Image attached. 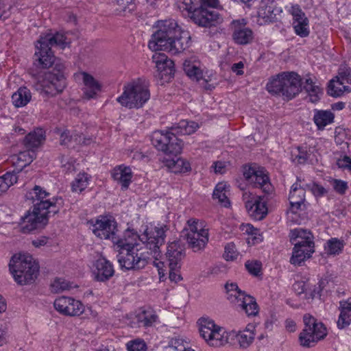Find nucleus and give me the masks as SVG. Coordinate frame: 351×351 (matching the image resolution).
Instances as JSON below:
<instances>
[{
    "label": "nucleus",
    "instance_id": "1",
    "mask_svg": "<svg viewBox=\"0 0 351 351\" xmlns=\"http://www.w3.org/2000/svg\"><path fill=\"white\" fill-rule=\"evenodd\" d=\"M93 223V232L101 239H111L117 246V261L121 268L138 270L147 265L146 257L138 253L136 243H133L124 234L123 238L117 235V222L114 219L100 216Z\"/></svg>",
    "mask_w": 351,
    "mask_h": 351
},
{
    "label": "nucleus",
    "instance_id": "2",
    "mask_svg": "<svg viewBox=\"0 0 351 351\" xmlns=\"http://www.w3.org/2000/svg\"><path fill=\"white\" fill-rule=\"evenodd\" d=\"M25 198L32 202L33 209L21 218V232L23 234L43 228L48 223L51 214L58 213L63 205L62 197H50V193L38 185L26 193Z\"/></svg>",
    "mask_w": 351,
    "mask_h": 351
},
{
    "label": "nucleus",
    "instance_id": "3",
    "mask_svg": "<svg viewBox=\"0 0 351 351\" xmlns=\"http://www.w3.org/2000/svg\"><path fill=\"white\" fill-rule=\"evenodd\" d=\"M200 336L211 346L219 347L230 342V339L236 337L242 348H247L254 339V326L248 324L242 331L227 332L226 329L208 317H201L197 322Z\"/></svg>",
    "mask_w": 351,
    "mask_h": 351
},
{
    "label": "nucleus",
    "instance_id": "4",
    "mask_svg": "<svg viewBox=\"0 0 351 351\" xmlns=\"http://www.w3.org/2000/svg\"><path fill=\"white\" fill-rule=\"evenodd\" d=\"M68 43L66 37L62 32H53L49 30L46 34H42L36 45L34 64L42 69L50 67L54 64L56 59L51 47H58L64 49Z\"/></svg>",
    "mask_w": 351,
    "mask_h": 351
},
{
    "label": "nucleus",
    "instance_id": "5",
    "mask_svg": "<svg viewBox=\"0 0 351 351\" xmlns=\"http://www.w3.org/2000/svg\"><path fill=\"white\" fill-rule=\"evenodd\" d=\"M266 89L269 93L289 101L301 92L302 78L293 71L282 72L269 80Z\"/></svg>",
    "mask_w": 351,
    "mask_h": 351
},
{
    "label": "nucleus",
    "instance_id": "6",
    "mask_svg": "<svg viewBox=\"0 0 351 351\" xmlns=\"http://www.w3.org/2000/svg\"><path fill=\"white\" fill-rule=\"evenodd\" d=\"M164 227H158L150 225L146 226L143 232L138 234L134 230L128 229L125 231V237L129 239V241L133 243H136L138 249V254H143L146 257L147 264L148 263V256L144 253L141 252V249L138 247L139 244L137 241H141L145 244L147 249L151 251V253L155 256L160 255V247L164 244L165 235V230Z\"/></svg>",
    "mask_w": 351,
    "mask_h": 351
},
{
    "label": "nucleus",
    "instance_id": "7",
    "mask_svg": "<svg viewBox=\"0 0 351 351\" xmlns=\"http://www.w3.org/2000/svg\"><path fill=\"white\" fill-rule=\"evenodd\" d=\"M9 269L15 281L21 285L34 282L39 273L38 263L32 256L14 254L10 261Z\"/></svg>",
    "mask_w": 351,
    "mask_h": 351
},
{
    "label": "nucleus",
    "instance_id": "8",
    "mask_svg": "<svg viewBox=\"0 0 351 351\" xmlns=\"http://www.w3.org/2000/svg\"><path fill=\"white\" fill-rule=\"evenodd\" d=\"M158 29L154 32L148 43L153 51H170L175 48L176 21L174 20L158 21L154 25Z\"/></svg>",
    "mask_w": 351,
    "mask_h": 351
},
{
    "label": "nucleus",
    "instance_id": "9",
    "mask_svg": "<svg viewBox=\"0 0 351 351\" xmlns=\"http://www.w3.org/2000/svg\"><path fill=\"white\" fill-rule=\"evenodd\" d=\"M148 86L138 79L124 86V90L117 101L123 106L128 108H141L149 99Z\"/></svg>",
    "mask_w": 351,
    "mask_h": 351
},
{
    "label": "nucleus",
    "instance_id": "10",
    "mask_svg": "<svg viewBox=\"0 0 351 351\" xmlns=\"http://www.w3.org/2000/svg\"><path fill=\"white\" fill-rule=\"evenodd\" d=\"M181 237L187 241L189 247L195 252L204 249L208 242V230L205 228L204 222L190 219L181 232Z\"/></svg>",
    "mask_w": 351,
    "mask_h": 351
},
{
    "label": "nucleus",
    "instance_id": "11",
    "mask_svg": "<svg viewBox=\"0 0 351 351\" xmlns=\"http://www.w3.org/2000/svg\"><path fill=\"white\" fill-rule=\"evenodd\" d=\"M174 134L170 132L155 131L151 136L152 145L164 153L162 162L169 171H173L176 167V143L173 138Z\"/></svg>",
    "mask_w": 351,
    "mask_h": 351
},
{
    "label": "nucleus",
    "instance_id": "12",
    "mask_svg": "<svg viewBox=\"0 0 351 351\" xmlns=\"http://www.w3.org/2000/svg\"><path fill=\"white\" fill-rule=\"evenodd\" d=\"M64 66L62 63H56L51 71L45 73L40 82L41 94L48 97L61 93L66 86V78L63 74Z\"/></svg>",
    "mask_w": 351,
    "mask_h": 351
},
{
    "label": "nucleus",
    "instance_id": "13",
    "mask_svg": "<svg viewBox=\"0 0 351 351\" xmlns=\"http://www.w3.org/2000/svg\"><path fill=\"white\" fill-rule=\"evenodd\" d=\"M304 323V328L299 337L302 346L306 348L314 346L317 341L326 336L327 332L324 325L317 322L313 316L305 315Z\"/></svg>",
    "mask_w": 351,
    "mask_h": 351
},
{
    "label": "nucleus",
    "instance_id": "14",
    "mask_svg": "<svg viewBox=\"0 0 351 351\" xmlns=\"http://www.w3.org/2000/svg\"><path fill=\"white\" fill-rule=\"evenodd\" d=\"M152 61L156 64L157 73L154 77L157 84L160 86L169 83L174 77V62L168 58L165 53H155L152 56Z\"/></svg>",
    "mask_w": 351,
    "mask_h": 351
},
{
    "label": "nucleus",
    "instance_id": "15",
    "mask_svg": "<svg viewBox=\"0 0 351 351\" xmlns=\"http://www.w3.org/2000/svg\"><path fill=\"white\" fill-rule=\"evenodd\" d=\"M351 91V70L349 68L341 67L336 79L330 80L328 93L332 97H340L344 93Z\"/></svg>",
    "mask_w": 351,
    "mask_h": 351
},
{
    "label": "nucleus",
    "instance_id": "16",
    "mask_svg": "<svg viewBox=\"0 0 351 351\" xmlns=\"http://www.w3.org/2000/svg\"><path fill=\"white\" fill-rule=\"evenodd\" d=\"M243 176L254 188L261 189L267 193L270 191L271 189V184L267 174L263 168L255 167H245Z\"/></svg>",
    "mask_w": 351,
    "mask_h": 351
},
{
    "label": "nucleus",
    "instance_id": "17",
    "mask_svg": "<svg viewBox=\"0 0 351 351\" xmlns=\"http://www.w3.org/2000/svg\"><path fill=\"white\" fill-rule=\"evenodd\" d=\"M191 19L195 24L204 27L216 26L223 21V19L217 12L205 8L194 9Z\"/></svg>",
    "mask_w": 351,
    "mask_h": 351
},
{
    "label": "nucleus",
    "instance_id": "18",
    "mask_svg": "<svg viewBox=\"0 0 351 351\" xmlns=\"http://www.w3.org/2000/svg\"><path fill=\"white\" fill-rule=\"evenodd\" d=\"M247 24V21L245 19L233 20L231 22L232 38L236 44L245 45L253 40L254 32Z\"/></svg>",
    "mask_w": 351,
    "mask_h": 351
},
{
    "label": "nucleus",
    "instance_id": "19",
    "mask_svg": "<svg viewBox=\"0 0 351 351\" xmlns=\"http://www.w3.org/2000/svg\"><path fill=\"white\" fill-rule=\"evenodd\" d=\"M282 11L280 8L276 7L274 0H261L257 12L258 24L265 25L274 23Z\"/></svg>",
    "mask_w": 351,
    "mask_h": 351
},
{
    "label": "nucleus",
    "instance_id": "20",
    "mask_svg": "<svg viewBox=\"0 0 351 351\" xmlns=\"http://www.w3.org/2000/svg\"><path fill=\"white\" fill-rule=\"evenodd\" d=\"M54 308L61 314L68 316H79L84 311V306L73 298L62 296L54 301Z\"/></svg>",
    "mask_w": 351,
    "mask_h": 351
},
{
    "label": "nucleus",
    "instance_id": "21",
    "mask_svg": "<svg viewBox=\"0 0 351 351\" xmlns=\"http://www.w3.org/2000/svg\"><path fill=\"white\" fill-rule=\"evenodd\" d=\"M293 16L292 26L296 35L301 38L308 36L310 34L309 21L298 5H293L289 10Z\"/></svg>",
    "mask_w": 351,
    "mask_h": 351
},
{
    "label": "nucleus",
    "instance_id": "22",
    "mask_svg": "<svg viewBox=\"0 0 351 351\" xmlns=\"http://www.w3.org/2000/svg\"><path fill=\"white\" fill-rule=\"evenodd\" d=\"M306 190L304 180L298 178L297 181L291 187L289 196L290 209L292 213H296L301 209L302 205L304 206Z\"/></svg>",
    "mask_w": 351,
    "mask_h": 351
},
{
    "label": "nucleus",
    "instance_id": "23",
    "mask_svg": "<svg viewBox=\"0 0 351 351\" xmlns=\"http://www.w3.org/2000/svg\"><path fill=\"white\" fill-rule=\"evenodd\" d=\"M267 202V197L261 195L252 204L247 203L246 209L249 215L256 220L264 219L268 213Z\"/></svg>",
    "mask_w": 351,
    "mask_h": 351
},
{
    "label": "nucleus",
    "instance_id": "24",
    "mask_svg": "<svg viewBox=\"0 0 351 351\" xmlns=\"http://www.w3.org/2000/svg\"><path fill=\"white\" fill-rule=\"evenodd\" d=\"M95 266L94 274L97 281L104 282L114 275V271L112 263L104 257L97 259Z\"/></svg>",
    "mask_w": 351,
    "mask_h": 351
},
{
    "label": "nucleus",
    "instance_id": "25",
    "mask_svg": "<svg viewBox=\"0 0 351 351\" xmlns=\"http://www.w3.org/2000/svg\"><path fill=\"white\" fill-rule=\"evenodd\" d=\"M314 252L315 245H300L298 243H295L290 263L295 265H300L302 263L309 258Z\"/></svg>",
    "mask_w": 351,
    "mask_h": 351
},
{
    "label": "nucleus",
    "instance_id": "26",
    "mask_svg": "<svg viewBox=\"0 0 351 351\" xmlns=\"http://www.w3.org/2000/svg\"><path fill=\"white\" fill-rule=\"evenodd\" d=\"M339 315L337 322L339 329H344L351 324V298L339 302Z\"/></svg>",
    "mask_w": 351,
    "mask_h": 351
},
{
    "label": "nucleus",
    "instance_id": "27",
    "mask_svg": "<svg viewBox=\"0 0 351 351\" xmlns=\"http://www.w3.org/2000/svg\"><path fill=\"white\" fill-rule=\"evenodd\" d=\"M82 81L84 85V95L88 99L94 98L101 90L100 84L93 77V75L86 72H82Z\"/></svg>",
    "mask_w": 351,
    "mask_h": 351
},
{
    "label": "nucleus",
    "instance_id": "28",
    "mask_svg": "<svg viewBox=\"0 0 351 351\" xmlns=\"http://www.w3.org/2000/svg\"><path fill=\"white\" fill-rule=\"evenodd\" d=\"M290 241L295 245L298 243L300 245H315L312 233L302 228L291 230L289 233Z\"/></svg>",
    "mask_w": 351,
    "mask_h": 351
},
{
    "label": "nucleus",
    "instance_id": "29",
    "mask_svg": "<svg viewBox=\"0 0 351 351\" xmlns=\"http://www.w3.org/2000/svg\"><path fill=\"white\" fill-rule=\"evenodd\" d=\"M45 140V132L37 128L30 132L23 139V145L28 149H33L41 145Z\"/></svg>",
    "mask_w": 351,
    "mask_h": 351
},
{
    "label": "nucleus",
    "instance_id": "30",
    "mask_svg": "<svg viewBox=\"0 0 351 351\" xmlns=\"http://www.w3.org/2000/svg\"><path fill=\"white\" fill-rule=\"evenodd\" d=\"M113 179L121 184L123 190H126L132 180V173L129 167L119 166L113 169L112 173Z\"/></svg>",
    "mask_w": 351,
    "mask_h": 351
},
{
    "label": "nucleus",
    "instance_id": "31",
    "mask_svg": "<svg viewBox=\"0 0 351 351\" xmlns=\"http://www.w3.org/2000/svg\"><path fill=\"white\" fill-rule=\"evenodd\" d=\"M227 299L235 306H239L247 294L239 289L235 283H227L226 285Z\"/></svg>",
    "mask_w": 351,
    "mask_h": 351
},
{
    "label": "nucleus",
    "instance_id": "32",
    "mask_svg": "<svg viewBox=\"0 0 351 351\" xmlns=\"http://www.w3.org/2000/svg\"><path fill=\"white\" fill-rule=\"evenodd\" d=\"M32 94L26 87H21L12 96L13 105L16 108L26 106L31 100Z\"/></svg>",
    "mask_w": 351,
    "mask_h": 351
},
{
    "label": "nucleus",
    "instance_id": "33",
    "mask_svg": "<svg viewBox=\"0 0 351 351\" xmlns=\"http://www.w3.org/2000/svg\"><path fill=\"white\" fill-rule=\"evenodd\" d=\"M345 246V242L338 238H331L324 244V252L328 256H336L341 254Z\"/></svg>",
    "mask_w": 351,
    "mask_h": 351
},
{
    "label": "nucleus",
    "instance_id": "34",
    "mask_svg": "<svg viewBox=\"0 0 351 351\" xmlns=\"http://www.w3.org/2000/svg\"><path fill=\"white\" fill-rule=\"evenodd\" d=\"M334 114L328 110H315L313 121L319 130L333 122Z\"/></svg>",
    "mask_w": 351,
    "mask_h": 351
},
{
    "label": "nucleus",
    "instance_id": "35",
    "mask_svg": "<svg viewBox=\"0 0 351 351\" xmlns=\"http://www.w3.org/2000/svg\"><path fill=\"white\" fill-rule=\"evenodd\" d=\"M308 285L304 281L295 282L293 288L297 295H301L305 293V296L307 298H315L316 297H320L321 287L320 285L318 287L315 286V288L309 293L306 292Z\"/></svg>",
    "mask_w": 351,
    "mask_h": 351
},
{
    "label": "nucleus",
    "instance_id": "36",
    "mask_svg": "<svg viewBox=\"0 0 351 351\" xmlns=\"http://www.w3.org/2000/svg\"><path fill=\"white\" fill-rule=\"evenodd\" d=\"M165 256L169 267V279L174 281L176 280V242L171 243L167 247Z\"/></svg>",
    "mask_w": 351,
    "mask_h": 351
},
{
    "label": "nucleus",
    "instance_id": "37",
    "mask_svg": "<svg viewBox=\"0 0 351 351\" xmlns=\"http://www.w3.org/2000/svg\"><path fill=\"white\" fill-rule=\"evenodd\" d=\"M237 308L245 311L248 316H254L258 312V304L254 298L247 295Z\"/></svg>",
    "mask_w": 351,
    "mask_h": 351
},
{
    "label": "nucleus",
    "instance_id": "38",
    "mask_svg": "<svg viewBox=\"0 0 351 351\" xmlns=\"http://www.w3.org/2000/svg\"><path fill=\"white\" fill-rule=\"evenodd\" d=\"M228 186L226 183L220 182L217 184L213 191V198L218 199L219 202L222 204L225 207H228L230 205V201L228 198L227 190Z\"/></svg>",
    "mask_w": 351,
    "mask_h": 351
},
{
    "label": "nucleus",
    "instance_id": "39",
    "mask_svg": "<svg viewBox=\"0 0 351 351\" xmlns=\"http://www.w3.org/2000/svg\"><path fill=\"white\" fill-rule=\"evenodd\" d=\"M183 69L186 74L192 80L199 81L202 77V72L195 62L191 60H185L183 63Z\"/></svg>",
    "mask_w": 351,
    "mask_h": 351
},
{
    "label": "nucleus",
    "instance_id": "40",
    "mask_svg": "<svg viewBox=\"0 0 351 351\" xmlns=\"http://www.w3.org/2000/svg\"><path fill=\"white\" fill-rule=\"evenodd\" d=\"M157 315L152 309L143 311L138 315V322L143 326L149 327L156 322Z\"/></svg>",
    "mask_w": 351,
    "mask_h": 351
},
{
    "label": "nucleus",
    "instance_id": "41",
    "mask_svg": "<svg viewBox=\"0 0 351 351\" xmlns=\"http://www.w3.org/2000/svg\"><path fill=\"white\" fill-rule=\"evenodd\" d=\"M197 128L198 125L195 122L181 120L177 123V134L189 135L194 133Z\"/></svg>",
    "mask_w": 351,
    "mask_h": 351
},
{
    "label": "nucleus",
    "instance_id": "42",
    "mask_svg": "<svg viewBox=\"0 0 351 351\" xmlns=\"http://www.w3.org/2000/svg\"><path fill=\"white\" fill-rule=\"evenodd\" d=\"M89 180L90 176L87 173H79L72 182V191L78 193L82 192L87 187Z\"/></svg>",
    "mask_w": 351,
    "mask_h": 351
},
{
    "label": "nucleus",
    "instance_id": "43",
    "mask_svg": "<svg viewBox=\"0 0 351 351\" xmlns=\"http://www.w3.org/2000/svg\"><path fill=\"white\" fill-rule=\"evenodd\" d=\"M15 158L19 165L21 167H24L29 165L36 158V153L33 149H27L25 151L20 152Z\"/></svg>",
    "mask_w": 351,
    "mask_h": 351
},
{
    "label": "nucleus",
    "instance_id": "44",
    "mask_svg": "<svg viewBox=\"0 0 351 351\" xmlns=\"http://www.w3.org/2000/svg\"><path fill=\"white\" fill-rule=\"evenodd\" d=\"M17 181V176L14 172H7L0 176V195L5 192L10 186Z\"/></svg>",
    "mask_w": 351,
    "mask_h": 351
},
{
    "label": "nucleus",
    "instance_id": "45",
    "mask_svg": "<svg viewBox=\"0 0 351 351\" xmlns=\"http://www.w3.org/2000/svg\"><path fill=\"white\" fill-rule=\"evenodd\" d=\"M191 43V36L188 31L182 29L177 25V43L180 45V48L184 50L188 48Z\"/></svg>",
    "mask_w": 351,
    "mask_h": 351
},
{
    "label": "nucleus",
    "instance_id": "46",
    "mask_svg": "<svg viewBox=\"0 0 351 351\" xmlns=\"http://www.w3.org/2000/svg\"><path fill=\"white\" fill-rule=\"evenodd\" d=\"M51 287L52 291L55 293L70 290L71 289L75 287V286H73V283H71L70 282L61 278H56L51 284Z\"/></svg>",
    "mask_w": 351,
    "mask_h": 351
},
{
    "label": "nucleus",
    "instance_id": "47",
    "mask_svg": "<svg viewBox=\"0 0 351 351\" xmlns=\"http://www.w3.org/2000/svg\"><path fill=\"white\" fill-rule=\"evenodd\" d=\"M177 8L184 15H188L190 17L195 9L192 0H177Z\"/></svg>",
    "mask_w": 351,
    "mask_h": 351
},
{
    "label": "nucleus",
    "instance_id": "48",
    "mask_svg": "<svg viewBox=\"0 0 351 351\" xmlns=\"http://www.w3.org/2000/svg\"><path fill=\"white\" fill-rule=\"evenodd\" d=\"M306 190H309L316 197H323L327 193L326 189L315 182L305 183Z\"/></svg>",
    "mask_w": 351,
    "mask_h": 351
},
{
    "label": "nucleus",
    "instance_id": "49",
    "mask_svg": "<svg viewBox=\"0 0 351 351\" xmlns=\"http://www.w3.org/2000/svg\"><path fill=\"white\" fill-rule=\"evenodd\" d=\"M239 252L233 243H229L225 246L224 258L227 261H233L237 258Z\"/></svg>",
    "mask_w": 351,
    "mask_h": 351
},
{
    "label": "nucleus",
    "instance_id": "50",
    "mask_svg": "<svg viewBox=\"0 0 351 351\" xmlns=\"http://www.w3.org/2000/svg\"><path fill=\"white\" fill-rule=\"evenodd\" d=\"M146 348L145 342L140 339L131 341L127 343L128 351H145Z\"/></svg>",
    "mask_w": 351,
    "mask_h": 351
},
{
    "label": "nucleus",
    "instance_id": "51",
    "mask_svg": "<svg viewBox=\"0 0 351 351\" xmlns=\"http://www.w3.org/2000/svg\"><path fill=\"white\" fill-rule=\"evenodd\" d=\"M333 189L339 194L343 195L348 189V183L341 180L334 179L330 182Z\"/></svg>",
    "mask_w": 351,
    "mask_h": 351
},
{
    "label": "nucleus",
    "instance_id": "52",
    "mask_svg": "<svg viewBox=\"0 0 351 351\" xmlns=\"http://www.w3.org/2000/svg\"><path fill=\"white\" fill-rule=\"evenodd\" d=\"M191 171V167L188 160L182 158H177V174H184Z\"/></svg>",
    "mask_w": 351,
    "mask_h": 351
},
{
    "label": "nucleus",
    "instance_id": "53",
    "mask_svg": "<svg viewBox=\"0 0 351 351\" xmlns=\"http://www.w3.org/2000/svg\"><path fill=\"white\" fill-rule=\"evenodd\" d=\"M228 165V162L218 160L214 162L210 168L213 169L215 173L223 174L226 172Z\"/></svg>",
    "mask_w": 351,
    "mask_h": 351
},
{
    "label": "nucleus",
    "instance_id": "54",
    "mask_svg": "<svg viewBox=\"0 0 351 351\" xmlns=\"http://www.w3.org/2000/svg\"><path fill=\"white\" fill-rule=\"evenodd\" d=\"M119 5V10L120 11L126 12H130L135 8V4L133 3V0H117Z\"/></svg>",
    "mask_w": 351,
    "mask_h": 351
},
{
    "label": "nucleus",
    "instance_id": "55",
    "mask_svg": "<svg viewBox=\"0 0 351 351\" xmlns=\"http://www.w3.org/2000/svg\"><path fill=\"white\" fill-rule=\"evenodd\" d=\"M245 265L249 273L254 276H258L261 272V265L258 261H247Z\"/></svg>",
    "mask_w": 351,
    "mask_h": 351
},
{
    "label": "nucleus",
    "instance_id": "56",
    "mask_svg": "<svg viewBox=\"0 0 351 351\" xmlns=\"http://www.w3.org/2000/svg\"><path fill=\"white\" fill-rule=\"evenodd\" d=\"M322 95V90L319 86L315 87V88L311 90L308 93V97L311 102L316 103L320 99L321 95Z\"/></svg>",
    "mask_w": 351,
    "mask_h": 351
},
{
    "label": "nucleus",
    "instance_id": "57",
    "mask_svg": "<svg viewBox=\"0 0 351 351\" xmlns=\"http://www.w3.org/2000/svg\"><path fill=\"white\" fill-rule=\"evenodd\" d=\"M73 133L71 134L69 130H66L60 134V144L62 145H69V143L73 141Z\"/></svg>",
    "mask_w": 351,
    "mask_h": 351
},
{
    "label": "nucleus",
    "instance_id": "58",
    "mask_svg": "<svg viewBox=\"0 0 351 351\" xmlns=\"http://www.w3.org/2000/svg\"><path fill=\"white\" fill-rule=\"evenodd\" d=\"M73 138L72 141H74L76 144L88 145L92 141L91 138H86L82 134H78L76 132L73 133Z\"/></svg>",
    "mask_w": 351,
    "mask_h": 351
},
{
    "label": "nucleus",
    "instance_id": "59",
    "mask_svg": "<svg viewBox=\"0 0 351 351\" xmlns=\"http://www.w3.org/2000/svg\"><path fill=\"white\" fill-rule=\"evenodd\" d=\"M261 195H255L249 191H244L243 193V200L245 202V208H247V203L252 204L256 199Z\"/></svg>",
    "mask_w": 351,
    "mask_h": 351
},
{
    "label": "nucleus",
    "instance_id": "60",
    "mask_svg": "<svg viewBox=\"0 0 351 351\" xmlns=\"http://www.w3.org/2000/svg\"><path fill=\"white\" fill-rule=\"evenodd\" d=\"M200 6L199 8H217L219 5L218 0H199Z\"/></svg>",
    "mask_w": 351,
    "mask_h": 351
},
{
    "label": "nucleus",
    "instance_id": "61",
    "mask_svg": "<svg viewBox=\"0 0 351 351\" xmlns=\"http://www.w3.org/2000/svg\"><path fill=\"white\" fill-rule=\"evenodd\" d=\"M298 154L295 155V157L293 159V161H297L300 164L304 163L307 160L306 152L302 151L300 147L298 149Z\"/></svg>",
    "mask_w": 351,
    "mask_h": 351
},
{
    "label": "nucleus",
    "instance_id": "62",
    "mask_svg": "<svg viewBox=\"0 0 351 351\" xmlns=\"http://www.w3.org/2000/svg\"><path fill=\"white\" fill-rule=\"evenodd\" d=\"M59 160L62 165V167H65L66 170H71L73 167V162L70 160V158L68 156L61 155L59 157Z\"/></svg>",
    "mask_w": 351,
    "mask_h": 351
},
{
    "label": "nucleus",
    "instance_id": "63",
    "mask_svg": "<svg viewBox=\"0 0 351 351\" xmlns=\"http://www.w3.org/2000/svg\"><path fill=\"white\" fill-rule=\"evenodd\" d=\"M9 14L7 6L0 0V20H5L9 16Z\"/></svg>",
    "mask_w": 351,
    "mask_h": 351
},
{
    "label": "nucleus",
    "instance_id": "64",
    "mask_svg": "<svg viewBox=\"0 0 351 351\" xmlns=\"http://www.w3.org/2000/svg\"><path fill=\"white\" fill-rule=\"evenodd\" d=\"M244 68V64L243 62H239L237 63H234L232 66V71L235 73L237 75H243V69Z\"/></svg>",
    "mask_w": 351,
    "mask_h": 351
}]
</instances>
